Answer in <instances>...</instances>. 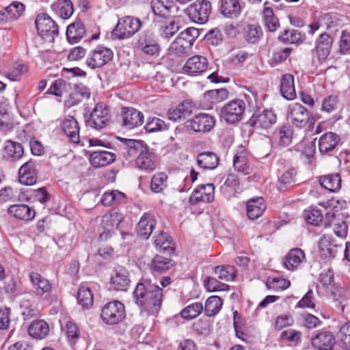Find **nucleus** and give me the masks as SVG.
Masks as SVG:
<instances>
[{
    "label": "nucleus",
    "instance_id": "10",
    "mask_svg": "<svg viewBox=\"0 0 350 350\" xmlns=\"http://www.w3.org/2000/svg\"><path fill=\"white\" fill-rule=\"evenodd\" d=\"M310 112L300 103H293L287 109L288 120L293 126L302 129L309 121Z\"/></svg>",
    "mask_w": 350,
    "mask_h": 350
},
{
    "label": "nucleus",
    "instance_id": "62",
    "mask_svg": "<svg viewBox=\"0 0 350 350\" xmlns=\"http://www.w3.org/2000/svg\"><path fill=\"white\" fill-rule=\"evenodd\" d=\"M165 129L166 124L165 122L158 118H153L151 120H148L145 126V129L149 133L163 131Z\"/></svg>",
    "mask_w": 350,
    "mask_h": 350
},
{
    "label": "nucleus",
    "instance_id": "28",
    "mask_svg": "<svg viewBox=\"0 0 350 350\" xmlns=\"http://www.w3.org/2000/svg\"><path fill=\"white\" fill-rule=\"evenodd\" d=\"M11 216L21 220L29 221L34 218L36 212L26 204H13L8 208Z\"/></svg>",
    "mask_w": 350,
    "mask_h": 350
},
{
    "label": "nucleus",
    "instance_id": "63",
    "mask_svg": "<svg viewBox=\"0 0 350 350\" xmlns=\"http://www.w3.org/2000/svg\"><path fill=\"white\" fill-rule=\"evenodd\" d=\"M293 129L291 126H283L279 131L280 145L287 146L291 143Z\"/></svg>",
    "mask_w": 350,
    "mask_h": 350
},
{
    "label": "nucleus",
    "instance_id": "26",
    "mask_svg": "<svg viewBox=\"0 0 350 350\" xmlns=\"http://www.w3.org/2000/svg\"><path fill=\"white\" fill-rule=\"evenodd\" d=\"M340 138L332 132L323 134L319 140V149L322 154L330 153L335 150Z\"/></svg>",
    "mask_w": 350,
    "mask_h": 350
},
{
    "label": "nucleus",
    "instance_id": "56",
    "mask_svg": "<svg viewBox=\"0 0 350 350\" xmlns=\"http://www.w3.org/2000/svg\"><path fill=\"white\" fill-rule=\"evenodd\" d=\"M297 172L294 169H289L285 171L279 178V189L284 190L288 186L295 183Z\"/></svg>",
    "mask_w": 350,
    "mask_h": 350
},
{
    "label": "nucleus",
    "instance_id": "61",
    "mask_svg": "<svg viewBox=\"0 0 350 350\" xmlns=\"http://www.w3.org/2000/svg\"><path fill=\"white\" fill-rule=\"evenodd\" d=\"M228 96V91L225 88L212 90L205 94V96L208 98L212 103H219Z\"/></svg>",
    "mask_w": 350,
    "mask_h": 350
},
{
    "label": "nucleus",
    "instance_id": "52",
    "mask_svg": "<svg viewBox=\"0 0 350 350\" xmlns=\"http://www.w3.org/2000/svg\"><path fill=\"white\" fill-rule=\"evenodd\" d=\"M337 338L345 350H350V321L340 327L337 334Z\"/></svg>",
    "mask_w": 350,
    "mask_h": 350
},
{
    "label": "nucleus",
    "instance_id": "17",
    "mask_svg": "<svg viewBox=\"0 0 350 350\" xmlns=\"http://www.w3.org/2000/svg\"><path fill=\"white\" fill-rule=\"evenodd\" d=\"M18 177L19 182L25 185H33L37 182V171L32 160L27 161L20 167Z\"/></svg>",
    "mask_w": 350,
    "mask_h": 350
},
{
    "label": "nucleus",
    "instance_id": "6",
    "mask_svg": "<svg viewBox=\"0 0 350 350\" xmlns=\"http://www.w3.org/2000/svg\"><path fill=\"white\" fill-rule=\"evenodd\" d=\"M35 24L39 35L46 41H53L54 38L59 33L57 25L46 14H39Z\"/></svg>",
    "mask_w": 350,
    "mask_h": 350
},
{
    "label": "nucleus",
    "instance_id": "41",
    "mask_svg": "<svg viewBox=\"0 0 350 350\" xmlns=\"http://www.w3.org/2000/svg\"><path fill=\"white\" fill-rule=\"evenodd\" d=\"M123 215L114 210L106 213L102 217L101 225L103 228L113 230L114 228H118L120 224L123 220Z\"/></svg>",
    "mask_w": 350,
    "mask_h": 350
},
{
    "label": "nucleus",
    "instance_id": "21",
    "mask_svg": "<svg viewBox=\"0 0 350 350\" xmlns=\"http://www.w3.org/2000/svg\"><path fill=\"white\" fill-rule=\"evenodd\" d=\"M137 167L141 170L152 172L156 169V157L149 148L142 150L135 159Z\"/></svg>",
    "mask_w": 350,
    "mask_h": 350
},
{
    "label": "nucleus",
    "instance_id": "23",
    "mask_svg": "<svg viewBox=\"0 0 350 350\" xmlns=\"http://www.w3.org/2000/svg\"><path fill=\"white\" fill-rule=\"evenodd\" d=\"M116 156L114 153L108 151H94L90 153L89 161L94 167H102L115 161Z\"/></svg>",
    "mask_w": 350,
    "mask_h": 350
},
{
    "label": "nucleus",
    "instance_id": "47",
    "mask_svg": "<svg viewBox=\"0 0 350 350\" xmlns=\"http://www.w3.org/2000/svg\"><path fill=\"white\" fill-rule=\"evenodd\" d=\"M154 244L156 247L163 252H173L174 247L172 245V239L169 235L163 231L154 237Z\"/></svg>",
    "mask_w": 350,
    "mask_h": 350
},
{
    "label": "nucleus",
    "instance_id": "31",
    "mask_svg": "<svg viewBox=\"0 0 350 350\" xmlns=\"http://www.w3.org/2000/svg\"><path fill=\"white\" fill-rule=\"evenodd\" d=\"M280 93L286 100H293L296 97L294 85V77L291 74H285L280 81Z\"/></svg>",
    "mask_w": 350,
    "mask_h": 350
},
{
    "label": "nucleus",
    "instance_id": "39",
    "mask_svg": "<svg viewBox=\"0 0 350 350\" xmlns=\"http://www.w3.org/2000/svg\"><path fill=\"white\" fill-rule=\"evenodd\" d=\"M53 9L62 19L69 18L73 14V4L70 0H57L53 5Z\"/></svg>",
    "mask_w": 350,
    "mask_h": 350
},
{
    "label": "nucleus",
    "instance_id": "32",
    "mask_svg": "<svg viewBox=\"0 0 350 350\" xmlns=\"http://www.w3.org/2000/svg\"><path fill=\"white\" fill-rule=\"evenodd\" d=\"M219 157L213 152H204L198 154V165L204 170H214L219 165Z\"/></svg>",
    "mask_w": 350,
    "mask_h": 350
},
{
    "label": "nucleus",
    "instance_id": "4",
    "mask_svg": "<svg viewBox=\"0 0 350 350\" xmlns=\"http://www.w3.org/2000/svg\"><path fill=\"white\" fill-rule=\"evenodd\" d=\"M141 27L142 22L139 18L126 16L118 20L113 35L120 40L129 38L139 31Z\"/></svg>",
    "mask_w": 350,
    "mask_h": 350
},
{
    "label": "nucleus",
    "instance_id": "59",
    "mask_svg": "<svg viewBox=\"0 0 350 350\" xmlns=\"http://www.w3.org/2000/svg\"><path fill=\"white\" fill-rule=\"evenodd\" d=\"M204 285L206 289L210 292L229 290V285L212 277H207L204 281Z\"/></svg>",
    "mask_w": 350,
    "mask_h": 350
},
{
    "label": "nucleus",
    "instance_id": "46",
    "mask_svg": "<svg viewBox=\"0 0 350 350\" xmlns=\"http://www.w3.org/2000/svg\"><path fill=\"white\" fill-rule=\"evenodd\" d=\"M222 304V300L219 297L211 296L206 299L203 310L206 316L213 317L219 312Z\"/></svg>",
    "mask_w": 350,
    "mask_h": 350
},
{
    "label": "nucleus",
    "instance_id": "35",
    "mask_svg": "<svg viewBox=\"0 0 350 350\" xmlns=\"http://www.w3.org/2000/svg\"><path fill=\"white\" fill-rule=\"evenodd\" d=\"M305 258L304 252L299 248L292 249L283 260L284 267L288 270L297 268Z\"/></svg>",
    "mask_w": 350,
    "mask_h": 350
},
{
    "label": "nucleus",
    "instance_id": "54",
    "mask_svg": "<svg viewBox=\"0 0 350 350\" xmlns=\"http://www.w3.org/2000/svg\"><path fill=\"white\" fill-rule=\"evenodd\" d=\"M347 216H345L342 213L338 210H331L325 213L324 218L325 226L329 227L332 226L333 228L336 227V224L343 221Z\"/></svg>",
    "mask_w": 350,
    "mask_h": 350
},
{
    "label": "nucleus",
    "instance_id": "7",
    "mask_svg": "<svg viewBox=\"0 0 350 350\" xmlns=\"http://www.w3.org/2000/svg\"><path fill=\"white\" fill-rule=\"evenodd\" d=\"M113 57V51L104 46L99 45L91 50L86 58V65L92 69L103 67Z\"/></svg>",
    "mask_w": 350,
    "mask_h": 350
},
{
    "label": "nucleus",
    "instance_id": "3",
    "mask_svg": "<svg viewBox=\"0 0 350 350\" xmlns=\"http://www.w3.org/2000/svg\"><path fill=\"white\" fill-rule=\"evenodd\" d=\"M198 29L189 27L182 31L176 39L171 44L170 51L172 54L180 56L187 53L199 36Z\"/></svg>",
    "mask_w": 350,
    "mask_h": 350
},
{
    "label": "nucleus",
    "instance_id": "60",
    "mask_svg": "<svg viewBox=\"0 0 350 350\" xmlns=\"http://www.w3.org/2000/svg\"><path fill=\"white\" fill-rule=\"evenodd\" d=\"M233 167L234 170L243 175L250 174V168L245 156L235 154L233 159Z\"/></svg>",
    "mask_w": 350,
    "mask_h": 350
},
{
    "label": "nucleus",
    "instance_id": "25",
    "mask_svg": "<svg viewBox=\"0 0 350 350\" xmlns=\"http://www.w3.org/2000/svg\"><path fill=\"white\" fill-rule=\"evenodd\" d=\"M62 129L71 142L74 144L80 142L79 126L72 116H69L65 118L62 124Z\"/></svg>",
    "mask_w": 350,
    "mask_h": 350
},
{
    "label": "nucleus",
    "instance_id": "48",
    "mask_svg": "<svg viewBox=\"0 0 350 350\" xmlns=\"http://www.w3.org/2000/svg\"><path fill=\"white\" fill-rule=\"evenodd\" d=\"M237 270L234 266L219 265L214 268V273L218 278L225 281H232L236 278Z\"/></svg>",
    "mask_w": 350,
    "mask_h": 350
},
{
    "label": "nucleus",
    "instance_id": "16",
    "mask_svg": "<svg viewBox=\"0 0 350 350\" xmlns=\"http://www.w3.org/2000/svg\"><path fill=\"white\" fill-rule=\"evenodd\" d=\"M215 187L213 184L201 185L193 190L189 198L191 204H196L200 202H210L214 199Z\"/></svg>",
    "mask_w": 350,
    "mask_h": 350
},
{
    "label": "nucleus",
    "instance_id": "20",
    "mask_svg": "<svg viewBox=\"0 0 350 350\" xmlns=\"http://www.w3.org/2000/svg\"><path fill=\"white\" fill-rule=\"evenodd\" d=\"M155 217L146 213L143 215L137 226V234L144 239H148L156 226Z\"/></svg>",
    "mask_w": 350,
    "mask_h": 350
},
{
    "label": "nucleus",
    "instance_id": "8",
    "mask_svg": "<svg viewBox=\"0 0 350 350\" xmlns=\"http://www.w3.org/2000/svg\"><path fill=\"white\" fill-rule=\"evenodd\" d=\"M125 317L124 306L119 301L109 302L101 311L103 321L108 325H115Z\"/></svg>",
    "mask_w": 350,
    "mask_h": 350
},
{
    "label": "nucleus",
    "instance_id": "19",
    "mask_svg": "<svg viewBox=\"0 0 350 350\" xmlns=\"http://www.w3.org/2000/svg\"><path fill=\"white\" fill-rule=\"evenodd\" d=\"M321 255L325 258H334L343 251L342 245L335 243L329 237L324 236L319 243Z\"/></svg>",
    "mask_w": 350,
    "mask_h": 350
},
{
    "label": "nucleus",
    "instance_id": "34",
    "mask_svg": "<svg viewBox=\"0 0 350 350\" xmlns=\"http://www.w3.org/2000/svg\"><path fill=\"white\" fill-rule=\"evenodd\" d=\"M262 198L250 199L247 202V215L250 219L254 220L262 215L265 210Z\"/></svg>",
    "mask_w": 350,
    "mask_h": 350
},
{
    "label": "nucleus",
    "instance_id": "58",
    "mask_svg": "<svg viewBox=\"0 0 350 350\" xmlns=\"http://www.w3.org/2000/svg\"><path fill=\"white\" fill-rule=\"evenodd\" d=\"M167 176L165 173L154 174L151 180V190L154 193H159L166 187Z\"/></svg>",
    "mask_w": 350,
    "mask_h": 350
},
{
    "label": "nucleus",
    "instance_id": "51",
    "mask_svg": "<svg viewBox=\"0 0 350 350\" xmlns=\"http://www.w3.org/2000/svg\"><path fill=\"white\" fill-rule=\"evenodd\" d=\"M204 306L200 302L193 303L185 308L180 312L182 318L191 320L198 317L203 311Z\"/></svg>",
    "mask_w": 350,
    "mask_h": 350
},
{
    "label": "nucleus",
    "instance_id": "33",
    "mask_svg": "<svg viewBox=\"0 0 350 350\" xmlns=\"http://www.w3.org/2000/svg\"><path fill=\"white\" fill-rule=\"evenodd\" d=\"M320 185L330 192H337L341 188V177L338 173L329 174L319 178Z\"/></svg>",
    "mask_w": 350,
    "mask_h": 350
},
{
    "label": "nucleus",
    "instance_id": "45",
    "mask_svg": "<svg viewBox=\"0 0 350 350\" xmlns=\"http://www.w3.org/2000/svg\"><path fill=\"white\" fill-rule=\"evenodd\" d=\"M278 39L284 44H295L305 39V33L297 29L285 30Z\"/></svg>",
    "mask_w": 350,
    "mask_h": 350
},
{
    "label": "nucleus",
    "instance_id": "2",
    "mask_svg": "<svg viewBox=\"0 0 350 350\" xmlns=\"http://www.w3.org/2000/svg\"><path fill=\"white\" fill-rule=\"evenodd\" d=\"M86 125L96 130L106 127L111 120L109 109L104 103L96 105L89 115L85 114Z\"/></svg>",
    "mask_w": 350,
    "mask_h": 350
},
{
    "label": "nucleus",
    "instance_id": "49",
    "mask_svg": "<svg viewBox=\"0 0 350 350\" xmlns=\"http://www.w3.org/2000/svg\"><path fill=\"white\" fill-rule=\"evenodd\" d=\"M262 36L261 27L257 25H248L244 31L246 41L251 44L257 43Z\"/></svg>",
    "mask_w": 350,
    "mask_h": 350
},
{
    "label": "nucleus",
    "instance_id": "38",
    "mask_svg": "<svg viewBox=\"0 0 350 350\" xmlns=\"http://www.w3.org/2000/svg\"><path fill=\"white\" fill-rule=\"evenodd\" d=\"M49 332V327L44 320H38L33 321L29 327V334L36 338H44Z\"/></svg>",
    "mask_w": 350,
    "mask_h": 350
},
{
    "label": "nucleus",
    "instance_id": "27",
    "mask_svg": "<svg viewBox=\"0 0 350 350\" xmlns=\"http://www.w3.org/2000/svg\"><path fill=\"white\" fill-rule=\"evenodd\" d=\"M335 338L330 332H321L311 339L312 346L319 350L331 349L334 345Z\"/></svg>",
    "mask_w": 350,
    "mask_h": 350
},
{
    "label": "nucleus",
    "instance_id": "15",
    "mask_svg": "<svg viewBox=\"0 0 350 350\" xmlns=\"http://www.w3.org/2000/svg\"><path fill=\"white\" fill-rule=\"evenodd\" d=\"M208 65V60L205 57L196 55L187 60L183 69L187 75L195 76L206 71Z\"/></svg>",
    "mask_w": 350,
    "mask_h": 350
},
{
    "label": "nucleus",
    "instance_id": "11",
    "mask_svg": "<svg viewBox=\"0 0 350 350\" xmlns=\"http://www.w3.org/2000/svg\"><path fill=\"white\" fill-rule=\"evenodd\" d=\"M276 114L272 111L256 110L248 120L250 126L256 129H268L276 123Z\"/></svg>",
    "mask_w": 350,
    "mask_h": 350
},
{
    "label": "nucleus",
    "instance_id": "40",
    "mask_svg": "<svg viewBox=\"0 0 350 350\" xmlns=\"http://www.w3.org/2000/svg\"><path fill=\"white\" fill-rule=\"evenodd\" d=\"M126 147L127 158L137 157L142 150L146 149L148 146L143 141L131 139H122Z\"/></svg>",
    "mask_w": 350,
    "mask_h": 350
},
{
    "label": "nucleus",
    "instance_id": "57",
    "mask_svg": "<svg viewBox=\"0 0 350 350\" xmlns=\"http://www.w3.org/2000/svg\"><path fill=\"white\" fill-rule=\"evenodd\" d=\"M304 217L307 223L313 226H318L321 222L324 221L321 212L317 208L306 210L304 213Z\"/></svg>",
    "mask_w": 350,
    "mask_h": 350
},
{
    "label": "nucleus",
    "instance_id": "53",
    "mask_svg": "<svg viewBox=\"0 0 350 350\" xmlns=\"http://www.w3.org/2000/svg\"><path fill=\"white\" fill-rule=\"evenodd\" d=\"M27 71V66L17 63L13 64L8 71L5 72L4 76L11 81L19 80L21 75Z\"/></svg>",
    "mask_w": 350,
    "mask_h": 350
},
{
    "label": "nucleus",
    "instance_id": "43",
    "mask_svg": "<svg viewBox=\"0 0 350 350\" xmlns=\"http://www.w3.org/2000/svg\"><path fill=\"white\" fill-rule=\"evenodd\" d=\"M173 266L172 260L170 258L156 255L152 260L150 269L154 273H162Z\"/></svg>",
    "mask_w": 350,
    "mask_h": 350
},
{
    "label": "nucleus",
    "instance_id": "36",
    "mask_svg": "<svg viewBox=\"0 0 350 350\" xmlns=\"http://www.w3.org/2000/svg\"><path fill=\"white\" fill-rule=\"evenodd\" d=\"M85 35V29L81 21L69 25L66 30V37L70 43L79 42Z\"/></svg>",
    "mask_w": 350,
    "mask_h": 350
},
{
    "label": "nucleus",
    "instance_id": "1",
    "mask_svg": "<svg viewBox=\"0 0 350 350\" xmlns=\"http://www.w3.org/2000/svg\"><path fill=\"white\" fill-rule=\"evenodd\" d=\"M135 304L148 315L158 314L162 304L163 289L150 282H139L133 292Z\"/></svg>",
    "mask_w": 350,
    "mask_h": 350
},
{
    "label": "nucleus",
    "instance_id": "18",
    "mask_svg": "<svg viewBox=\"0 0 350 350\" xmlns=\"http://www.w3.org/2000/svg\"><path fill=\"white\" fill-rule=\"evenodd\" d=\"M122 116L124 126L129 129L141 126L144 122L143 113L134 108H122Z\"/></svg>",
    "mask_w": 350,
    "mask_h": 350
},
{
    "label": "nucleus",
    "instance_id": "13",
    "mask_svg": "<svg viewBox=\"0 0 350 350\" xmlns=\"http://www.w3.org/2000/svg\"><path fill=\"white\" fill-rule=\"evenodd\" d=\"M333 43L332 36L323 33L319 36L315 41V47L312 50L313 57H317L319 62L325 60L330 53Z\"/></svg>",
    "mask_w": 350,
    "mask_h": 350
},
{
    "label": "nucleus",
    "instance_id": "29",
    "mask_svg": "<svg viewBox=\"0 0 350 350\" xmlns=\"http://www.w3.org/2000/svg\"><path fill=\"white\" fill-rule=\"evenodd\" d=\"M29 278L38 295L42 296L51 291L52 288L51 283L40 273L31 272L29 274Z\"/></svg>",
    "mask_w": 350,
    "mask_h": 350
},
{
    "label": "nucleus",
    "instance_id": "44",
    "mask_svg": "<svg viewBox=\"0 0 350 350\" xmlns=\"http://www.w3.org/2000/svg\"><path fill=\"white\" fill-rule=\"evenodd\" d=\"M151 7L155 15L167 17L173 7L172 0H152Z\"/></svg>",
    "mask_w": 350,
    "mask_h": 350
},
{
    "label": "nucleus",
    "instance_id": "55",
    "mask_svg": "<svg viewBox=\"0 0 350 350\" xmlns=\"http://www.w3.org/2000/svg\"><path fill=\"white\" fill-rule=\"evenodd\" d=\"M289 280L282 278H269L266 285L269 289L273 291H283L290 286Z\"/></svg>",
    "mask_w": 350,
    "mask_h": 350
},
{
    "label": "nucleus",
    "instance_id": "14",
    "mask_svg": "<svg viewBox=\"0 0 350 350\" xmlns=\"http://www.w3.org/2000/svg\"><path fill=\"white\" fill-rule=\"evenodd\" d=\"M130 282L129 273L124 267L119 266L114 269L110 278L111 286L113 290L126 291Z\"/></svg>",
    "mask_w": 350,
    "mask_h": 350
},
{
    "label": "nucleus",
    "instance_id": "12",
    "mask_svg": "<svg viewBox=\"0 0 350 350\" xmlns=\"http://www.w3.org/2000/svg\"><path fill=\"white\" fill-rule=\"evenodd\" d=\"M215 122L213 116L207 113H200L196 115L193 118L187 120L185 124V127L190 131L195 132H208L215 126Z\"/></svg>",
    "mask_w": 350,
    "mask_h": 350
},
{
    "label": "nucleus",
    "instance_id": "64",
    "mask_svg": "<svg viewBox=\"0 0 350 350\" xmlns=\"http://www.w3.org/2000/svg\"><path fill=\"white\" fill-rule=\"evenodd\" d=\"M314 299L313 291L312 290H309L297 303V307L300 308L314 309Z\"/></svg>",
    "mask_w": 350,
    "mask_h": 350
},
{
    "label": "nucleus",
    "instance_id": "9",
    "mask_svg": "<svg viewBox=\"0 0 350 350\" xmlns=\"http://www.w3.org/2000/svg\"><path fill=\"white\" fill-rule=\"evenodd\" d=\"M187 10L192 21L204 24L208 21L211 12V4L207 0H196Z\"/></svg>",
    "mask_w": 350,
    "mask_h": 350
},
{
    "label": "nucleus",
    "instance_id": "24",
    "mask_svg": "<svg viewBox=\"0 0 350 350\" xmlns=\"http://www.w3.org/2000/svg\"><path fill=\"white\" fill-rule=\"evenodd\" d=\"M221 14L229 18H237L241 13L242 8L239 0H220Z\"/></svg>",
    "mask_w": 350,
    "mask_h": 350
},
{
    "label": "nucleus",
    "instance_id": "22",
    "mask_svg": "<svg viewBox=\"0 0 350 350\" xmlns=\"http://www.w3.org/2000/svg\"><path fill=\"white\" fill-rule=\"evenodd\" d=\"M25 10L23 3L17 1H13L1 12V22L9 23L17 20L23 14Z\"/></svg>",
    "mask_w": 350,
    "mask_h": 350
},
{
    "label": "nucleus",
    "instance_id": "30",
    "mask_svg": "<svg viewBox=\"0 0 350 350\" xmlns=\"http://www.w3.org/2000/svg\"><path fill=\"white\" fill-rule=\"evenodd\" d=\"M192 113V106L187 102H183L176 107H172L167 112L168 118L170 120L177 121L184 120Z\"/></svg>",
    "mask_w": 350,
    "mask_h": 350
},
{
    "label": "nucleus",
    "instance_id": "42",
    "mask_svg": "<svg viewBox=\"0 0 350 350\" xmlns=\"http://www.w3.org/2000/svg\"><path fill=\"white\" fill-rule=\"evenodd\" d=\"M268 5V1L265 2L262 11L263 20L268 30L269 31H275L279 27L280 23L273 10Z\"/></svg>",
    "mask_w": 350,
    "mask_h": 350
},
{
    "label": "nucleus",
    "instance_id": "50",
    "mask_svg": "<svg viewBox=\"0 0 350 350\" xmlns=\"http://www.w3.org/2000/svg\"><path fill=\"white\" fill-rule=\"evenodd\" d=\"M77 300L78 303L83 308H89L93 304V295L88 286L81 285L79 287L77 293Z\"/></svg>",
    "mask_w": 350,
    "mask_h": 350
},
{
    "label": "nucleus",
    "instance_id": "5",
    "mask_svg": "<svg viewBox=\"0 0 350 350\" xmlns=\"http://www.w3.org/2000/svg\"><path fill=\"white\" fill-rule=\"evenodd\" d=\"M245 111V103L241 99H234L223 106L220 117L228 124L241 121Z\"/></svg>",
    "mask_w": 350,
    "mask_h": 350
},
{
    "label": "nucleus",
    "instance_id": "37",
    "mask_svg": "<svg viewBox=\"0 0 350 350\" xmlns=\"http://www.w3.org/2000/svg\"><path fill=\"white\" fill-rule=\"evenodd\" d=\"M3 158L5 159H11L13 161L18 160L23 154V147L20 143L12 141H7L4 148Z\"/></svg>",
    "mask_w": 350,
    "mask_h": 350
}]
</instances>
